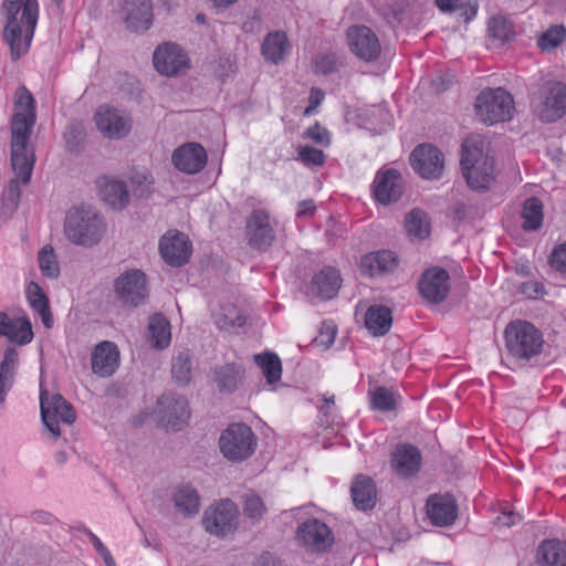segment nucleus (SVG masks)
<instances>
[{"instance_id":"obj_63","label":"nucleus","mask_w":566,"mask_h":566,"mask_svg":"<svg viewBox=\"0 0 566 566\" xmlns=\"http://www.w3.org/2000/svg\"><path fill=\"white\" fill-rule=\"evenodd\" d=\"M10 319L11 318L7 314L0 313V336L3 335L2 332H6Z\"/></svg>"},{"instance_id":"obj_59","label":"nucleus","mask_w":566,"mask_h":566,"mask_svg":"<svg viewBox=\"0 0 566 566\" xmlns=\"http://www.w3.org/2000/svg\"><path fill=\"white\" fill-rule=\"evenodd\" d=\"M315 203L313 200H304L298 205L297 217H311L315 212Z\"/></svg>"},{"instance_id":"obj_37","label":"nucleus","mask_w":566,"mask_h":566,"mask_svg":"<svg viewBox=\"0 0 566 566\" xmlns=\"http://www.w3.org/2000/svg\"><path fill=\"white\" fill-rule=\"evenodd\" d=\"M28 298L34 311L39 313L44 326L48 328L52 327L53 317L49 300L42 289L34 282H31L28 286Z\"/></svg>"},{"instance_id":"obj_22","label":"nucleus","mask_w":566,"mask_h":566,"mask_svg":"<svg viewBox=\"0 0 566 566\" xmlns=\"http://www.w3.org/2000/svg\"><path fill=\"white\" fill-rule=\"evenodd\" d=\"M171 160L175 167L185 174H197L207 164V153L198 143H187L175 149Z\"/></svg>"},{"instance_id":"obj_28","label":"nucleus","mask_w":566,"mask_h":566,"mask_svg":"<svg viewBox=\"0 0 566 566\" xmlns=\"http://www.w3.org/2000/svg\"><path fill=\"white\" fill-rule=\"evenodd\" d=\"M102 200L115 210H122L129 203V191L124 181L103 177L98 180Z\"/></svg>"},{"instance_id":"obj_23","label":"nucleus","mask_w":566,"mask_h":566,"mask_svg":"<svg viewBox=\"0 0 566 566\" xmlns=\"http://www.w3.org/2000/svg\"><path fill=\"white\" fill-rule=\"evenodd\" d=\"M427 514L433 525L449 526L458 516V505L450 494H432L427 500Z\"/></svg>"},{"instance_id":"obj_13","label":"nucleus","mask_w":566,"mask_h":566,"mask_svg":"<svg viewBox=\"0 0 566 566\" xmlns=\"http://www.w3.org/2000/svg\"><path fill=\"white\" fill-rule=\"evenodd\" d=\"M153 63L159 74L168 77L185 74L189 69L187 53L172 42L161 43L155 49Z\"/></svg>"},{"instance_id":"obj_20","label":"nucleus","mask_w":566,"mask_h":566,"mask_svg":"<svg viewBox=\"0 0 566 566\" xmlns=\"http://www.w3.org/2000/svg\"><path fill=\"white\" fill-rule=\"evenodd\" d=\"M373 186L376 200L382 205L397 201L403 192L402 177L392 168L379 170Z\"/></svg>"},{"instance_id":"obj_53","label":"nucleus","mask_w":566,"mask_h":566,"mask_svg":"<svg viewBox=\"0 0 566 566\" xmlns=\"http://www.w3.org/2000/svg\"><path fill=\"white\" fill-rule=\"evenodd\" d=\"M304 135L318 145L328 146L331 144V135L328 130L322 127L318 123L308 127Z\"/></svg>"},{"instance_id":"obj_40","label":"nucleus","mask_w":566,"mask_h":566,"mask_svg":"<svg viewBox=\"0 0 566 566\" xmlns=\"http://www.w3.org/2000/svg\"><path fill=\"white\" fill-rule=\"evenodd\" d=\"M9 340L19 345L28 344L33 338L31 323L25 317L11 318L6 332H2Z\"/></svg>"},{"instance_id":"obj_64","label":"nucleus","mask_w":566,"mask_h":566,"mask_svg":"<svg viewBox=\"0 0 566 566\" xmlns=\"http://www.w3.org/2000/svg\"><path fill=\"white\" fill-rule=\"evenodd\" d=\"M11 385L3 379L0 378V403L3 402L7 389H9Z\"/></svg>"},{"instance_id":"obj_6","label":"nucleus","mask_w":566,"mask_h":566,"mask_svg":"<svg viewBox=\"0 0 566 566\" xmlns=\"http://www.w3.org/2000/svg\"><path fill=\"white\" fill-rule=\"evenodd\" d=\"M533 114L543 123H554L566 114V85L548 81L533 94Z\"/></svg>"},{"instance_id":"obj_5","label":"nucleus","mask_w":566,"mask_h":566,"mask_svg":"<svg viewBox=\"0 0 566 566\" xmlns=\"http://www.w3.org/2000/svg\"><path fill=\"white\" fill-rule=\"evenodd\" d=\"M504 334L509 353L517 359L528 360L539 355L543 349L544 339L541 331L526 321L510 323Z\"/></svg>"},{"instance_id":"obj_7","label":"nucleus","mask_w":566,"mask_h":566,"mask_svg":"<svg viewBox=\"0 0 566 566\" xmlns=\"http://www.w3.org/2000/svg\"><path fill=\"white\" fill-rule=\"evenodd\" d=\"M474 108L482 123L494 125L512 118L514 101L504 88H485L478 95Z\"/></svg>"},{"instance_id":"obj_54","label":"nucleus","mask_w":566,"mask_h":566,"mask_svg":"<svg viewBox=\"0 0 566 566\" xmlns=\"http://www.w3.org/2000/svg\"><path fill=\"white\" fill-rule=\"evenodd\" d=\"M86 534L90 537L98 555L103 558L106 566H116L115 560L112 557L109 551L105 547L101 539L91 531H86Z\"/></svg>"},{"instance_id":"obj_60","label":"nucleus","mask_w":566,"mask_h":566,"mask_svg":"<svg viewBox=\"0 0 566 566\" xmlns=\"http://www.w3.org/2000/svg\"><path fill=\"white\" fill-rule=\"evenodd\" d=\"M521 520V516L518 514H515L513 512H502L501 515L497 516V522L501 524V525H504V526H511V525H514L516 523V521H520Z\"/></svg>"},{"instance_id":"obj_43","label":"nucleus","mask_w":566,"mask_h":566,"mask_svg":"<svg viewBox=\"0 0 566 566\" xmlns=\"http://www.w3.org/2000/svg\"><path fill=\"white\" fill-rule=\"evenodd\" d=\"M38 264L41 273L49 279H56L60 275V264L51 245H44L38 252Z\"/></svg>"},{"instance_id":"obj_55","label":"nucleus","mask_w":566,"mask_h":566,"mask_svg":"<svg viewBox=\"0 0 566 566\" xmlns=\"http://www.w3.org/2000/svg\"><path fill=\"white\" fill-rule=\"evenodd\" d=\"M336 332L337 331H336L335 325L325 323V324H323V326L321 328L319 336H318V338H316V342L319 345L328 347L334 343Z\"/></svg>"},{"instance_id":"obj_32","label":"nucleus","mask_w":566,"mask_h":566,"mask_svg":"<svg viewBox=\"0 0 566 566\" xmlns=\"http://www.w3.org/2000/svg\"><path fill=\"white\" fill-rule=\"evenodd\" d=\"M392 316L387 306L373 305L365 315V326L374 336L385 335L391 327Z\"/></svg>"},{"instance_id":"obj_31","label":"nucleus","mask_w":566,"mask_h":566,"mask_svg":"<svg viewBox=\"0 0 566 566\" xmlns=\"http://www.w3.org/2000/svg\"><path fill=\"white\" fill-rule=\"evenodd\" d=\"M350 493L354 504L363 511L370 510L376 504L377 491L374 481L365 475H358L354 480Z\"/></svg>"},{"instance_id":"obj_14","label":"nucleus","mask_w":566,"mask_h":566,"mask_svg":"<svg viewBox=\"0 0 566 566\" xmlns=\"http://www.w3.org/2000/svg\"><path fill=\"white\" fill-rule=\"evenodd\" d=\"M348 46L358 59L365 62L377 60L381 45L374 31L365 25H354L347 30Z\"/></svg>"},{"instance_id":"obj_15","label":"nucleus","mask_w":566,"mask_h":566,"mask_svg":"<svg viewBox=\"0 0 566 566\" xmlns=\"http://www.w3.org/2000/svg\"><path fill=\"white\" fill-rule=\"evenodd\" d=\"M157 413L160 422L174 430H178L185 424L190 411L187 400L175 394H164L157 401Z\"/></svg>"},{"instance_id":"obj_52","label":"nucleus","mask_w":566,"mask_h":566,"mask_svg":"<svg viewBox=\"0 0 566 566\" xmlns=\"http://www.w3.org/2000/svg\"><path fill=\"white\" fill-rule=\"evenodd\" d=\"M371 405L374 408L379 410H391L395 408V398L390 390L379 387L371 396Z\"/></svg>"},{"instance_id":"obj_30","label":"nucleus","mask_w":566,"mask_h":566,"mask_svg":"<svg viewBox=\"0 0 566 566\" xmlns=\"http://www.w3.org/2000/svg\"><path fill=\"white\" fill-rule=\"evenodd\" d=\"M398 265L396 254L389 250H382L365 255L360 261L363 271L371 276L392 272Z\"/></svg>"},{"instance_id":"obj_21","label":"nucleus","mask_w":566,"mask_h":566,"mask_svg":"<svg viewBox=\"0 0 566 566\" xmlns=\"http://www.w3.org/2000/svg\"><path fill=\"white\" fill-rule=\"evenodd\" d=\"M449 274L441 268L428 269L419 281V291L430 303L442 302L450 290Z\"/></svg>"},{"instance_id":"obj_44","label":"nucleus","mask_w":566,"mask_h":566,"mask_svg":"<svg viewBox=\"0 0 566 566\" xmlns=\"http://www.w3.org/2000/svg\"><path fill=\"white\" fill-rule=\"evenodd\" d=\"M242 511L247 518L259 522L265 515L266 506L260 495L251 492L243 496Z\"/></svg>"},{"instance_id":"obj_41","label":"nucleus","mask_w":566,"mask_h":566,"mask_svg":"<svg viewBox=\"0 0 566 566\" xmlns=\"http://www.w3.org/2000/svg\"><path fill=\"white\" fill-rule=\"evenodd\" d=\"M243 379V369L234 364H228L216 371V382L220 390L232 391Z\"/></svg>"},{"instance_id":"obj_61","label":"nucleus","mask_w":566,"mask_h":566,"mask_svg":"<svg viewBox=\"0 0 566 566\" xmlns=\"http://www.w3.org/2000/svg\"><path fill=\"white\" fill-rule=\"evenodd\" d=\"M436 3L441 11H452L461 6L460 0H436Z\"/></svg>"},{"instance_id":"obj_62","label":"nucleus","mask_w":566,"mask_h":566,"mask_svg":"<svg viewBox=\"0 0 566 566\" xmlns=\"http://www.w3.org/2000/svg\"><path fill=\"white\" fill-rule=\"evenodd\" d=\"M256 566H281L280 560L270 554H264L260 557Z\"/></svg>"},{"instance_id":"obj_33","label":"nucleus","mask_w":566,"mask_h":566,"mask_svg":"<svg viewBox=\"0 0 566 566\" xmlns=\"http://www.w3.org/2000/svg\"><path fill=\"white\" fill-rule=\"evenodd\" d=\"M177 511L186 517L196 515L200 507V497L197 490L190 485L178 488L172 496Z\"/></svg>"},{"instance_id":"obj_11","label":"nucleus","mask_w":566,"mask_h":566,"mask_svg":"<svg viewBox=\"0 0 566 566\" xmlns=\"http://www.w3.org/2000/svg\"><path fill=\"white\" fill-rule=\"evenodd\" d=\"M41 417L44 426L54 438L60 437L59 422L71 424L75 421L76 415L71 403L61 395H54L51 400L45 390L40 396Z\"/></svg>"},{"instance_id":"obj_50","label":"nucleus","mask_w":566,"mask_h":566,"mask_svg":"<svg viewBox=\"0 0 566 566\" xmlns=\"http://www.w3.org/2000/svg\"><path fill=\"white\" fill-rule=\"evenodd\" d=\"M18 364V354L14 349L4 352L3 360L0 365V378L12 385L15 367Z\"/></svg>"},{"instance_id":"obj_9","label":"nucleus","mask_w":566,"mask_h":566,"mask_svg":"<svg viewBox=\"0 0 566 566\" xmlns=\"http://www.w3.org/2000/svg\"><path fill=\"white\" fill-rule=\"evenodd\" d=\"M238 518L239 511L235 503L223 499L205 511L201 523L209 534L224 537L237 530Z\"/></svg>"},{"instance_id":"obj_3","label":"nucleus","mask_w":566,"mask_h":566,"mask_svg":"<svg viewBox=\"0 0 566 566\" xmlns=\"http://www.w3.org/2000/svg\"><path fill=\"white\" fill-rule=\"evenodd\" d=\"M461 167L468 186L485 190L495 180L494 158L489 143L480 135H471L462 144Z\"/></svg>"},{"instance_id":"obj_48","label":"nucleus","mask_w":566,"mask_h":566,"mask_svg":"<svg viewBox=\"0 0 566 566\" xmlns=\"http://www.w3.org/2000/svg\"><path fill=\"white\" fill-rule=\"evenodd\" d=\"M153 177L147 171H137L130 177L133 195L144 198L150 195Z\"/></svg>"},{"instance_id":"obj_18","label":"nucleus","mask_w":566,"mask_h":566,"mask_svg":"<svg viewBox=\"0 0 566 566\" xmlns=\"http://www.w3.org/2000/svg\"><path fill=\"white\" fill-rule=\"evenodd\" d=\"M245 232L249 244L259 250L269 248L275 239L270 216L265 210H254L250 214Z\"/></svg>"},{"instance_id":"obj_57","label":"nucleus","mask_w":566,"mask_h":566,"mask_svg":"<svg viewBox=\"0 0 566 566\" xmlns=\"http://www.w3.org/2000/svg\"><path fill=\"white\" fill-rule=\"evenodd\" d=\"M521 292L528 298H538L544 294V286L538 282L530 281L522 284Z\"/></svg>"},{"instance_id":"obj_49","label":"nucleus","mask_w":566,"mask_h":566,"mask_svg":"<svg viewBox=\"0 0 566 566\" xmlns=\"http://www.w3.org/2000/svg\"><path fill=\"white\" fill-rule=\"evenodd\" d=\"M325 158L323 150L312 146H302L297 150V159L307 167H322Z\"/></svg>"},{"instance_id":"obj_34","label":"nucleus","mask_w":566,"mask_h":566,"mask_svg":"<svg viewBox=\"0 0 566 566\" xmlns=\"http://www.w3.org/2000/svg\"><path fill=\"white\" fill-rule=\"evenodd\" d=\"M537 554L542 566H566V543L546 541L541 544Z\"/></svg>"},{"instance_id":"obj_39","label":"nucleus","mask_w":566,"mask_h":566,"mask_svg":"<svg viewBox=\"0 0 566 566\" xmlns=\"http://www.w3.org/2000/svg\"><path fill=\"white\" fill-rule=\"evenodd\" d=\"M405 228L408 235L423 240L430 234V222L424 211L411 210L405 219Z\"/></svg>"},{"instance_id":"obj_56","label":"nucleus","mask_w":566,"mask_h":566,"mask_svg":"<svg viewBox=\"0 0 566 566\" xmlns=\"http://www.w3.org/2000/svg\"><path fill=\"white\" fill-rule=\"evenodd\" d=\"M551 263L556 270L566 273V244H562L553 251Z\"/></svg>"},{"instance_id":"obj_47","label":"nucleus","mask_w":566,"mask_h":566,"mask_svg":"<svg viewBox=\"0 0 566 566\" xmlns=\"http://www.w3.org/2000/svg\"><path fill=\"white\" fill-rule=\"evenodd\" d=\"M20 184H23L21 178L14 171V178H12L8 187L4 189L2 193V205L3 208L10 212L17 210L20 203L21 198V189Z\"/></svg>"},{"instance_id":"obj_38","label":"nucleus","mask_w":566,"mask_h":566,"mask_svg":"<svg viewBox=\"0 0 566 566\" xmlns=\"http://www.w3.org/2000/svg\"><path fill=\"white\" fill-rule=\"evenodd\" d=\"M523 219L522 227L526 231H535L543 223V205L539 199L532 197L525 200L521 212Z\"/></svg>"},{"instance_id":"obj_51","label":"nucleus","mask_w":566,"mask_h":566,"mask_svg":"<svg viewBox=\"0 0 566 566\" xmlns=\"http://www.w3.org/2000/svg\"><path fill=\"white\" fill-rule=\"evenodd\" d=\"M489 33L494 39L505 41L512 33L511 24L502 17H493L489 22Z\"/></svg>"},{"instance_id":"obj_24","label":"nucleus","mask_w":566,"mask_h":566,"mask_svg":"<svg viewBox=\"0 0 566 566\" xmlns=\"http://www.w3.org/2000/svg\"><path fill=\"white\" fill-rule=\"evenodd\" d=\"M92 370L99 377L112 376L119 365V350L117 346L109 340L98 343L91 357Z\"/></svg>"},{"instance_id":"obj_58","label":"nucleus","mask_w":566,"mask_h":566,"mask_svg":"<svg viewBox=\"0 0 566 566\" xmlns=\"http://www.w3.org/2000/svg\"><path fill=\"white\" fill-rule=\"evenodd\" d=\"M323 98H324L323 91L319 88L313 87L311 90V93L308 96L310 105L305 108L304 115L305 116L311 115L317 108V106L322 103Z\"/></svg>"},{"instance_id":"obj_12","label":"nucleus","mask_w":566,"mask_h":566,"mask_svg":"<svg viewBox=\"0 0 566 566\" xmlns=\"http://www.w3.org/2000/svg\"><path fill=\"white\" fill-rule=\"evenodd\" d=\"M116 297L125 305L138 306L148 297L147 280L140 270H128L114 282Z\"/></svg>"},{"instance_id":"obj_36","label":"nucleus","mask_w":566,"mask_h":566,"mask_svg":"<svg viewBox=\"0 0 566 566\" xmlns=\"http://www.w3.org/2000/svg\"><path fill=\"white\" fill-rule=\"evenodd\" d=\"M213 317L217 326L224 331L242 326L245 321L241 310L230 302L220 304L219 310L213 313Z\"/></svg>"},{"instance_id":"obj_25","label":"nucleus","mask_w":566,"mask_h":566,"mask_svg":"<svg viewBox=\"0 0 566 566\" xmlns=\"http://www.w3.org/2000/svg\"><path fill=\"white\" fill-rule=\"evenodd\" d=\"M421 465V453L411 444H398L391 454V468L399 476L416 474Z\"/></svg>"},{"instance_id":"obj_16","label":"nucleus","mask_w":566,"mask_h":566,"mask_svg":"<svg viewBox=\"0 0 566 566\" xmlns=\"http://www.w3.org/2000/svg\"><path fill=\"white\" fill-rule=\"evenodd\" d=\"M97 129L109 139L124 138L130 130V119L116 108L102 105L94 115Z\"/></svg>"},{"instance_id":"obj_2","label":"nucleus","mask_w":566,"mask_h":566,"mask_svg":"<svg viewBox=\"0 0 566 566\" xmlns=\"http://www.w3.org/2000/svg\"><path fill=\"white\" fill-rule=\"evenodd\" d=\"M2 11L6 19L3 38L10 45L13 60L24 55L31 45L39 19L36 0H3Z\"/></svg>"},{"instance_id":"obj_8","label":"nucleus","mask_w":566,"mask_h":566,"mask_svg":"<svg viewBox=\"0 0 566 566\" xmlns=\"http://www.w3.org/2000/svg\"><path fill=\"white\" fill-rule=\"evenodd\" d=\"M258 444L252 429L244 423L230 424L219 438V448L222 455L231 462H241L249 459Z\"/></svg>"},{"instance_id":"obj_4","label":"nucleus","mask_w":566,"mask_h":566,"mask_svg":"<svg viewBox=\"0 0 566 566\" xmlns=\"http://www.w3.org/2000/svg\"><path fill=\"white\" fill-rule=\"evenodd\" d=\"M106 222L95 209L75 207L67 211L63 231L66 239L78 247L93 248L104 238Z\"/></svg>"},{"instance_id":"obj_42","label":"nucleus","mask_w":566,"mask_h":566,"mask_svg":"<svg viewBox=\"0 0 566 566\" xmlns=\"http://www.w3.org/2000/svg\"><path fill=\"white\" fill-rule=\"evenodd\" d=\"M254 361L262 369L268 384H274L281 379L282 364L277 355L264 353L254 355Z\"/></svg>"},{"instance_id":"obj_1","label":"nucleus","mask_w":566,"mask_h":566,"mask_svg":"<svg viewBox=\"0 0 566 566\" xmlns=\"http://www.w3.org/2000/svg\"><path fill=\"white\" fill-rule=\"evenodd\" d=\"M35 122V99L25 86H20L13 98L10 156L12 169L21 178L23 185L30 182L35 163L34 148L31 145Z\"/></svg>"},{"instance_id":"obj_10","label":"nucleus","mask_w":566,"mask_h":566,"mask_svg":"<svg viewBox=\"0 0 566 566\" xmlns=\"http://www.w3.org/2000/svg\"><path fill=\"white\" fill-rule=\"evenodd\" d=\"M297 544L306 552L322 554L329 551L334 544L332 530L317 518H308L296 528Z\"/></svg>"},{"instance_id":"obj_27","label":"nucleus","mask_w":566,"mask_h":566,"mask_svg":"<svg viewBox=\"0 0 566 566\" xmlns=\"http://www.w3.org/2000/svg\"><path fill=\"white\" fill-rule=\"evenodd\" d=\"M125 21L134 31H145L153 22V6L150 0H126L123 6Z\"/></svg>"},{"instance_id":"obj_29","label":"nucleus","mask_w":566,"mask_h":566,"mask_svg":"<svg viewBox=\"0 0 566 566\" xmlns=\"http://www.w3.org/2000/svg\"><path fill=\"white\" fill-rule=\"evenodd\" d=\"M291 45L287 35L283 31L269 33L262 43L261 52L264 59L274 64L282 62L290 53Z\"/></svg>"},{"instance_id":"obj_45","label":"nucleus","mask_w":566,"mask_h":566,"mask_svg":"<svg viewBox=\"0 0 566 566\" xmlns=\"http://www.w3.org/2000/svg\"><path fill=\"white\" fill-rule=\"evenodd\" d=\"M172 378L180 385H187L191 379V357L189 352L178 354L171 366Z\"/></svg>"},{"instance_id":"obj_26","label":"nucleus","mask_w":566,"mask_h":566,"mask_svg":"<svg viewBox=\"0 0 566 566\" xmlns=\"http://www.w3.org/2000/svg\"><path fill=\"white\" fill-rule=\"evenodd\" d=\"M340 287L339 272L334 268H325L314 275L308 286L307 294L321 300L333 298Z\"/></svg>"},{"instance_id":"obj_19","label":"nucleus","mask_w":566,"mask_h":566,"mask_svg":"<svg viewBox=\"0 0 566 566\" xmlns=\"http://www.w3.org/2000/svg\"><path fill=\"white\" fill-rule=\"evenodd\" d=\"M163 259L171 266H182L191 255V243L180 232H168L159 242Z\"/></svg>"},{"instance_id":"obj_46","label":"nucleus","mask_w":566,"mask_h":566,"mask_svg":"<svg viewBox=\"0 0 566 566\" xmlns=\"http://www.w3.org/2000/svg\"><path fill=\"white\" fill-rule=\"evenodd\" d=\"M566 38L564 25H552L538 38L537 44L543 51H553Z\"/></svg>"},{"instance_id":"obj_17","label":"nucleus","mask_w":566,"mask_h":566,"mask_svg":"<svg viewBox=\"0 0 566 566\" xmlns=\"http://www.w3.org/2000/svg\"><path fill=\"white\" fill-rule=\"evenodd\" d=\"M412 168L426 179H438L443 171L442 153L432 145H420L410 156Z\"/></svg>"},{"instance_id":"obj_35","label":"nucleus","mask_w":566,"mask_h":566,"mask_svg":"<svg viewBox=\"0 0 566 566\" xmlns=\"http://www.w3.org/2000/svg\"><path fill=\"white\" fill-rule=\"evenodd\" d=\"M149 342L154 348L164 349L171 340L169 322L160 314L153 315L148 322Z\"/></svg>"}]
</instances>
